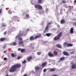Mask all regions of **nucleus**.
<instances>
[{
  "label": "nucleus",
  "instance_id": "obj_1",
  "mask_svg": "<svg viewBox=\"0 0 76 76\" xmlns=\"http://www.w3.org/2000/svg\"><path fill=\"white\" fill-rule=\"evenodd\" d=\"M62 34H63V32H60L57 35L54 37V40H58V39H59L60 38V37H61V35H62Z\"/></svg>",
  "mask_w": 76,
  "mask_h": 76
},
{
  "label": "nucleus",
  "instance_id": "obj_2",
  "mask_svg": "<svg viewBox=\"0 0 76 76\" xmlns=\"http://www.w3.org/2000/svg\"><path fill=\"white\" fill-rule=\"evenodd\" d=\"M19 68L18 67H12V68L10 69V72L11 73H13L16 71V68Z\"/></svg>",
  "mask_w": 76,
  "mask_h": 76
},
{
  "label": "nucleus",
  "instance_id": "obj_3",
  "mask_svg": "<svg viewBox=\"0 0 76 76\" xmlns=\"http://www.w3.org/2000/svg\"><path fill=\"white\" fill-rule=\"evenodd\" d=\"M49 27V26L46 25L45 27V29L44 31V33H45V32H47L48 31L49 29H48V27Z\"/></svg>",
  "mask_w": 76,
  "mask_h": 76
},
{
  "label": "nucleus",
  "instance_id": "obj_4",
  "mask_svg": "<svg viewBox=\"0 0 76 76\" xmlns=\"http://www.w3.org/2000/svg\"><path fill=\"white\" fill-rule=\"evenodd\" d=\"M25 33L24 32H22L21 34H18V36L19 37H22L23 36H26V34H24Z\"/></svg>",
  "mask_w": 76,
  "mask_h": 76
},
{
  "label": "nucleus",
  "instance_id": "obj_5",
  "mask_svg": "<svg viewBox=\"0 0 76 76\" xmlns=\"http://www.w3.org/2000/svg\"><path fill=\"white\" fill-rule=\"evenodd\" d=\"M65 60V57H62L59 59V60L58 61V62L60 63L61 61H63Z\"/></svg>",
  "mask_w": 76,
  "mask_h": 76
},
{
  "label": "nucleus",
  "instance_id": "obj_6",
  "mask_svg": "<svg viewBox=\"0 0 76 76\" xmlns=\"http://www.w3.org/2000/svg\"><path fill=\"white\" fill-rule=\"evenodd\" d=\"M32 58V57L31 56H30L27 58V60L28 61H30Z\"/></svg>",
  "mask_w": 76,
  "mask_h": 76
},
{
  "label": "nucleus",
  "instance_id": "obj_7",
  "mask_svg": "<svg viewBox=\"0 0 76 76\" xmlns=\"http://www.w3.org/2000/svg\"><path fill=\"white\" fill-rule=\"evenodd\" d=\"M48 55L50 57H54V55L53 53H51V52H49L48 53Z\"/></svg>",
  "mask_w": 76,
  "mask_h": 76
},
{
  "label": "nucleus",
  "instance_id": "obj_8",
  "mask_svg": "<svg viewBox=\"0 0 76 76\" xmlns=\"http://www.w3.org/2000/svg\"><path fill=\"white\" fill-rule=\"evenodd\" d=\"M23 44V40L18 41L19 45H22Z\"/></svg>",
  "mask_w": 76,
  "mask_h": 76
},
{
  "label": "nucleus",
  "instance_id": "obj_9",
  "mask_svg": "<svg viewBox=\"0 0 76 76\" xmlns=\"http://www.w3.org/2000/svg\"><path fill=\"white\" fill-rule=\"evenodd\" d=\"M63 54L65 56H69V53L66 51H64L63 52Z\"/></svg>",
  "mask_w": 76,
  "mask_h": 76
},
{
  "label": "nucleus",
  "instance_id": "obj_10",
  "mask_svg": "<svg viewBox=\"0 0 76 76\" xmlns=\"http://www.w3.org/2000/svg\"><path fill=\"white\" fill-rule=\"evenodd\" d=\"M21 65L20 64H16L12 66V67H21Z\"/></svg>",
  "mask_w": 76,
  "mask_h": 76
},
{
  "label": "nucleus",
  "instance_id": "obj_11",
  "mask_svg": "<svg viewBox=\"0 0 76 76\" xmlns=\"http://www.w3.org/2000/svg\"><path fill=\"white\" fill-rule=\"evenodd\" d=\"M47 64V62H45L43 63V64H42V67H44V66H46Z\"/></svg>",
  "mask_w": 76,
  "mask_h": 76
},
{
  "label": "nucleus",
  "instance_id": "obj_12",
  "mask_svg": "<svg viewBox=\"0 0 76 76\" xmlns=\"http://www.w3.org/2000/svg\"><path fill=\"white\" fill-rule=\"evenodd\" d=\"M6 38H2L0 39V40L1 41H5V40H6Z\"/></svg>",
  "mask_w": 76,
  "mask_h": 76
},
{
  "label": "nucleus",
  "instance_id": "obj_13",
  "mask_svg": "<svg viewBox=\"0 0 76 76\" xmlns=\"http://www.w3.org/2000/svg\"><path fill=\"white\" fill-rule=\"evenodd\" d=\"M61 24H64L65 23V20H62L60 21Z\"/></svg>",
  "mask_w": 76,
  "mask_h": 76
},
{
  "label": "nucleus",
  "instance_id": "obj_14",
  "mask_svg": "<svg viewBox=\"0 0 76 76\" xmlns=\"http://www.w3.org/2000/svg\"><path fill=\"white\" fill-rule=\"evenodd\" d=\"M38 9L39 10H42V7L40 5H38Z\"/></svg>",
  "mask_w": 76,
  "mask_h": 76
},
{
  "label": "nucleus",
  "instance_id": "obj_15",
  "mask_svg": "<svg viewBox=\"0 0 76 76\" xmlns=\"http://www.w3.org/2000/svg\"><path fill=\"white\" fill-rule=\"evenodd\" d=\"M70 33L71 34H73V28L72 27L70 30Z\"/></svg>",
  "mask_w": 76,
  "mask_h": 76
},
{
  "label": "nucleus",
  "instance_id": "obj_16",
  "mask_svg": "<svg viewBox=\"0 0 76 76\" xmlns=\"http://www.w3.org/2000/svg\"><path fill=\"white\" fill-rule=\"evenodd\" d=\"M56 47H58V48H61V45L60 44H57L56 45Z\"/></svg>",
  "mask_w": 76,
  "mask_h": 76
},
{
  "label": "nucleus",
  "instance_id": "obj_17",
  "mask_svg": "<svg viewBox=\"0 0 76 76\" xmlns=\"http://www.w3.org/2000/svg\"><path fill=\"white\" fill-rule=\"evenodd\" d=\"M11 56L12 57H16V55H14V53H11Z\"/></svg>",
  "mask_w": 76,
  "mask_h": 76
},
{
  "label": "nucleus",
  "instance_id": "obj_18",
  "mask_svg": "<svg viewBox=\"0 0 76 76\" xmlns=\"http://www.w3.org/2000/svg\"><path fill=\"white\" fill-rule=\"evenodd\" d=\"M46 35L47 37H50L51 35V33H47L46 34Z\"/></svg>",
  "mask_w": 76,
  "mask_h": 76
},
{
  "label": "nucleus",
  "instance_id": "obj_19",
  "mask_svg": "<svg viewBox=\"0 0 76 76\" xmlns=\"http://www.w3.org/2000/svg\"><path fill=\"white\" fill-rule=\"evenodd\" d=\"M72 46H73V44L71 43H69L67 45V47H72Z\"/></svg>",
  "mask_w": 76,
  "mask_h": 76
},
{
  "label": "nucleus",
  "instance_id": "obj_20",
  "mask_svg": "<svg viewBox=\"0 0 76 76\" xmlns=\"http://www.w3.org/2000/svg\"><path fill=\"white\" fill-rule=\"evenodd\" d=\"M34 37L33 36H31L30 37V40H34Z\"/></svg>",
  "mask_w": 76,
  "mask_h": 76
},
{
  "label": "nucleus",
  "instance_id": "obj_21",
  "mask_svg": "<svg viewBox=\"0 0 76 76\" xmlns=\"http://www.w3.org/2000/svg\"><path fill=\"white\" fill-rule=\"evenodd\" d=\"M53 54L55 56H57V54H58V53H57V52L56 51H54L53 52Z\"/></svg>",
  "mask_w": 76,
  "mask_h": 76
},
{
  "label": "nucleus",
  "instance_id": "obj_22",
  "mask_svg": "<svg viewBox=\"0 0 76 76\" xmlns=\"http://www.w3.org/2000/svg\"><path fill=\"white\" fill-rule=\"evenodd\" d=\"M68 44V43L66 42H65L64 43V47H65L66 45H67H67Z\"/></svg>",
  "mask_w": 76,
  "mask_h": 76
},
{
  "label": "nucleus",
  "instance_id": "obj_23",
  "mask_svg": "<svg viewBox=\"0 0 76 76\" xmlns=\"http://www.w3.org/2000/svg\"><path fill=\"white\" fill-rule=\"evenodd\" d=\"M25 50L24 49H22L21 50V53H23L25 52Z\"/></svg>",
  "mask_w": 76,
  "mask_h": 76
},
{
  "label": "nucleus",
  "instance_id": "obj_24",
  "mask_svg": "<svg viewBox=\"0 0 76 76\" xmlns=\"http://www.w3.org/2000/svg\"><path fill=\"white\" fill-rule=\"evenodd\" d=\"M50 72H55V69L54 68H52L50 70Z\"/></svg>",
  "mask_w": 76,
  "mask_h": 76
},
{
  "label": "nucleus",
  "instance_id": "obj_25",
  "mask_svg": "<svg viewBox=\"0 0 76 76\" xmlns=\"http://www.w3.org/2000/svg\"><path fill=\"white\" fill-rule=\"evenodd\" d=\"M26 63V60H24L22 62V64H25Z\"/></svg>",
  "mask_w": 76,
  "mask_h": 76
},
{
  "label": "nucleus",
  "instance_id": "obj_26",
  "mask_svg": "<svg viewBox=\"0 0 76 76\" xmlns=\"http://www.w3.org/2000/svg\"><path fill=\"white\" fill-rule=\"evenodd\" d=\"M38 3L39 4H41L42 3V1L41 0H38Z\"/></svg>",
  "mask_w": 76,
  "mask_h": 76
},
{
  "label": "nucleus",
  "instance_id": "obj_27",
  "mask_svg": "<svg viewBox=\"0 0 76 76\" xmlns=\"http://www.w3.org/2000/svg\"><path fill=\"white\" fill-rule=\"evenodd\" d=\"M26 18H29V16L28 14L26 15Z\"/></svg>",
  "mask_w": 76,
  "mask_h": 76
},
{
  "label": "nucleus",
  "instance_id": "obj_28",
  "mask_svg": "<svg viewBox=\"0 0 76 76\" xmlns=\"http://www.w3.org/2000/svg\"><path fill=\"white\" fill-rule=\"evenodd\" d=\"M66 1L65 0H63L62 1V3H66Z\"/></svg>",
  "mask_w": 76,
  "mask_h": 76
},
{
  "label": "nucleus",
  "instance_id": "obj_29",
  "mask_svg": "<svg viewBox=\"0 0 76 76\" xmlns=\"http://www.w3.org/2000/svg\"><path fill=\"white\" fill-rule=\"evenodd\" d=\"M12 44L13 45H16V43L15 42H12Z\"/></svg>",
  "mask_w": 76,
  "mask_h": 76
},
{
  "label": "nucleus",
  "instance_id": "obj_30",
  "mask_svg": "<svg viewBox=\"0 0 76 76\" xmlns=\"http://www.w3.org/2000/svg\"><path fill=\"white\" fill-rule=\"evenodd\" d=\"M22 39H22L21 37H19L18 38V40H20V41H22Z\"/></svg>",
  "mask_w": 76,
  "mask_h": 76
},
{
  "label": "nucleus",
  "instance_id": "obj_31",
  "mask_svg": "<svg viewBox=\"0 0 76 76\" xmlns=\"http://www.w3.org/2000/svg\"><path fill=\"white\" fill-rule=\"evenodd\" d=\"M13 18L15 19H16L18 18V17L17 16L14 17Z\"/></svg>",
  "mask_w": 76,
  "mask_h": 76
},
{
  "label": "nucleus",
  "instance_id": "obj_32",
  "mask_svg": "<svg viewBox=\"0 0 76 76\" xmlns=\"http://www.w3.org/2000/svg\"><path fill=\"white\" fill-rule=\"evenodd\" d=\"M76 67H72L71 69H76Z\"/></svg>",
  "mask_w": 76,
  "mask_h": 76
},
{
  "label": "nucleus",
  "instance_id": "obj_33",
  "mask_svg": "<svg viewBox=\"0 0 76 76\" xmlns=\"http://www.w3.org/2000/svg\"><path fill=\"white\" fill-rule=\"evenodd\" d=\"M35 7V8H38V5H37Z\"/></svg>",
  "mask_w": 76,
  "mask_h": 76
},
{
  "label": "nucleus",
  "instance_id": "obj_34",
  "mask_svg": "<svg viewBox=\"0 0 76 76\" xmlns=\"http://www.w3.org/2000/svg\"><path fill=\"white\" fill-rule=\"evenodd\" d=\"M38 38V36H36L34 37V39H37V38Z\"/></svg>",
  "mask_w": 76,
  "mask_h": 76
},
{
  "label": "nucleus",
  "instance_id": "obj_35",
  "mask_svg": "<svg viewBox=\"0 0 76 76\" xmlns=\"http://www.w3.org/2000/svg\"><path fill=\"white\" fill-rule=\"evenodd\" d=\"M2 27H4L5 26V24H2Z\"/></svg>",
  "mask_w": 76,
  "mask_h": 76
},
{
  "label": "nucleus",
  "instance_id": "obj_36",
  "mask_svg": "<svg viewBox=\"0 0 76 76\" xmlns=\"http://www.w3.org/2000/svg\"><path fill=\"white\" fill-rule=\"evenodd\" d=\"M6 33H7V32L6 31H5L4 33V35H6Z\"/></svg>",
  "mask_w": 76,
  "mask_h": 76
},
{
  "label": "nucleus",
  "instance_id": "obj_37",
  "mask_svg": "<svg viewBox=\"0 0 76 76\" xmlns=\"http://www.w3.org/2000/svg\"><path fill=\"white\" fill-rule=\"evenodd\" d=\"M41 34H39L38 38H39V37H41Z\"/></svg>",
  "mask_w": 76,
  "mask_h": 76
},
{
  "label": "nucleus",
  "instance_id": "obj_38",
  "mask_svg": "<svg viewBox=\"0 0 76 76\" xmlns=\"http://www.w3.org/2000/svg\"><path fill=\"white\" fill-rule=\"evenodd\" d=\"M20 56H18L17 57V59H18V60L20 59Z\"/></svg>",
  "mask_w": 76,
  "mask_h": 76
},
{
  "label": "nucleus",
  "instance_id": "obj_39",
  "mask_svg": "<svg viewBox=\"0 0 76 76\" xmlns=\"http://www.w3.org/2000/svg\"><path fill=\"white\" fill-rule=\"evenodd\" d=\"M47 71V69H44L43 70V72H46Z\"/></svg>",
  "mask_w": 76,
  "mask_h": 76
},
{
  "label": "nucleus",
  "instance_id": "obj_40",
  "mask_svg": "<svg viewBox=\"0 0 76 76\" xmlns=\"http://www.w3.org/2000/svg\"><path fill=\"white\" fill-rule=\"evenodd\" d=\"M70 53L71 54H74V52L72 51L70 52Z\"/></svg>",
  "mask_w": 76,
  "mask_h": 76
},
{
  "label": "nucleus",
  "instance_id": "obj_41",
  "mask_svg": "<svg viewBox=\"0 0 76 76\" xmlns=\"http://www.w3.org/2000/svg\"><path fill=\"white\" fill-rule=\"evenodd\" d=\"M74 25H75L76 26V22H74L73 23Z\"/></svg>",
  "mask_w": 76,
  "mask_h": 76
},
{
  "label": "nucleus",
  "instance_id": "obj_42",
  "mask_svg": "<svg viewBox=\"0 0 76 76\" xmlns=\"http://www.w3.org/2000/svg\"><path fill=\"white\" fill-rule=\"evenodd\" d=\"M18 51H21V49H20V48H19L18 49Z\"/></svg>",
  "mask_w": 76,
  "mask_h": 76
},
{
  "label": "nucleus",
  "instance_id": "obj_43",
  "mask_svg": "<svg viewBox=\"0 0 76 76\" xmlns=\"http://www.w3.org/2000/svg\"><path fill=\"white\" fill-rule=\"evenodd\" d=\"M4 60H7V58H4Z\"/></svg>",
  "mask_w": 76,
  "mask_h": 76
},
{
  "label": "nucleus",
  "instance_id": "obj_44",
  "mask_svg": "<svg viewBox=\"0 0 76 76\" xmlns=\"http://www.w3.org/2000/svg\"><path fill=\"white\" fill-rule=\"evenodd\" d=\"M49 25H50V22H49L48 23L47 25H48V26H49Z\"/></svg>",
  "mask_w": 76,
  "mask_h": 76
},
{
  "label": "nucleus",
  "instance_id": "obj_45",
  "mask_svg": "<svg viewBox=\"0 0 76 76\" xmlns=\"http://www.w3.org/2000/svg\"><path fill=\"white\" fill-rule=\"evenodd\" d=\"M37 70H38V67H37V68H36V71H37Z\"/></svg>",
  "mask_w": 76,
  "mask_h": 76
},
{
  "label": "nucleus",
  "instance_id": "obj_46",
  "mask_svg": "<svg viewBox=\"0 0 76 76\" xmlns=\"http://www.w3.org/2000/svg\"><path fill=\"white\" fill-rule=\"evenodd\" d=\"M41 54V52H38V55H40Z\"/></svg>",
  "mask_w": 76,
  "mask_h": 76
},
{
  "label": "nucleus",
  "instance_id": "obj_47",
  "mask_svg": "<svg viewBox=\"0 0 76 76\" xmlns=\"http://www.w3.org/2000/svg\"><path fill=\"white\" fill-rule=\"evenodd\" d=\"M1 13V9L0 10V14Z\"/></svg>",
  "mask_w": 76,
  "mask_h": 76
},
{
  "label": "nucleus",
  "instance_id": "obj_48",
  "mask_svg": "<svg viewBox=\"0 0 76 76\" xmlns=\"http://www.w3.org/2000/svg\"><path fill=\"white\" fill-rule=\"evenodd\" d=\"M27 76V75H26V74H25L23 76Z\"/></svg>",
  "mask_w": 76,
  "mask_h": 76
},
{
  "label": "nucleus",
  "instance_id": "obj_49",
  "mask_svg": "<svg viewBox=\"0 0 76 76\" xmlns=\"http://www.w3.org/2000/svg\"><path fill=\"white\" fill-rule=\"evenodd\" d=\"M15 38H18V36H16Z\"/></svg>",
  "mask_w": 76,
  "mask_h": 76
},
{
  "label": "nucleus",
  "instance_id": "obj_50",
  "mask_svg": "<svg viewBox=\"0 0 76 76\" xmlns=\"http://www.w3.org/2000/svg\"><path fill=\"white\" fill-rule=\"evenodd\" d=\"M3 48H6V47L5 46H4L3 47Z\"/></svg>",
  "mask_w": 76,
  "mask_h": 76
},
{
  "label": "nucleus",
  "instance_id": "obj_51",
  "mask_svg": "<svg viewBox=\"0 0 76 76\" xmlns=\"http://www.w3.org/2000/svg\"><path fill=\"white\" fill-rule=\"evenodd\" d=\"M74 3H76V0H75V1H74Z\"/></svg>",
  "mask_w": 76,
  "mask_h": 76
},
{
  "label": "nucleus",
  "instance_id": "obj_52",
  "mask_svg": "<svg viewBox=\"0 0 76 76\" xmlns=\"http://www.w3.org/2000/svg\"><path fill=\"white\" fill-rule=\"evenodd\" d=\"M33 48V49H34V48L33 47V48Z\"/></svg>",
  "mask_w": 76,
  "mask_h": 76
},
{
  "label": "nucleus",
  "instance_id": "obj_53",
  "mask_svg": "<svg viewBox=\"0 0 76 76\" xmlns=\"http://www.w3.org/2000/svg\"><path fill=\"white\" fill-rule=\"evenodd\" d=\"M37 54H38V52L37 53Z\"/></svg>",
  "mask_w": 76,
  "mask_h": 76
},
{
  "label": "nucleus",
  "instance_id": "obj_54",
  "mask_svg": "<svg viewBox=\"0 0 76 76\" xmlns=\"http://www.w3.org/2000/svg\"><path fill=\"white\" fill-rule=\"evenodd\" d=\"M58 26H59V25L58 26Z\"/></svg>",
  "mask_w": 76,
  "mask_h": 76
},
{
  "label": "nucleus",
  "instance_id": "obj_55",
  "mask_svg": "<svg viewBox=\"0 0 76 76\" xmlns=\"http://www.w3.org/2000/svg\"><path fill=\"white\" fill-rule=\"evenodd\" d=\"M38 69H39V68H38Z\"/></svg>",
  "mask_w": 76,
  "mask_h": 76
}]
</instances>
